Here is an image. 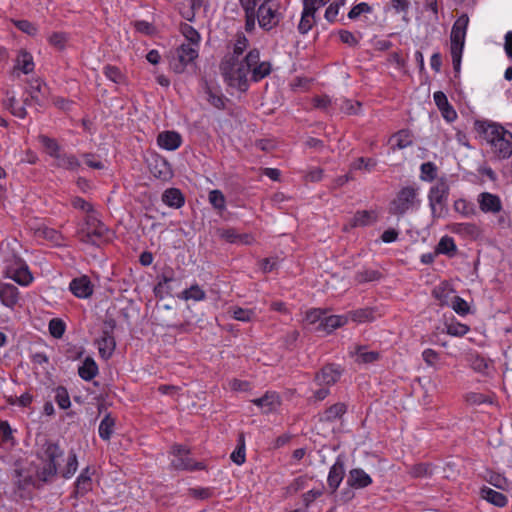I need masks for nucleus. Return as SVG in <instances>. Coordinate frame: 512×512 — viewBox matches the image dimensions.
I'll list each match as a JSON object with an SVG mask.
<instances>
[{
  "label": "nucleus",
  "mask_w": 512,
  "mask_h": 512,
  "mask_svg": "<svg viewBox=\"0 0 512 512\" xmlns=\"http://www.w3.org/2000/svg\"><path fill=\"white\" fill-rule=\"evenodd\" d=\"M69 289L78 298H87L93 293V287L87 276L73 279Z\"/></svg>",
  "instance_id": "nucleus-12"
},
{
  "label": "nucleus",
  "mask_w": 512,
  "mask_h": 512,
  "mask_svg": "<svg viewBox=\"0 0 512 512\" xmlns=\"http://www.w3.org/2000/svg\"><path fill=\"white\" fill-rule=\"evenodd\" d=\"M57 474V464L44 463L42 468L37 470V478L42 482H51Z\"/></svg>",
  "instance_id": "nucleus-43"
},
{
  "label": "nucleus",
  "mask_w": 512,
  "mask_h": 512,
  "mask_svg": "<svg viewBox=\"0 0 512 512\" xmlns=\"http://www.w3.org/2000/svg\"><path fill=\"white\" fill-rule=\"evenodd\" d=\"M206 294L204 290L200 288L199 285L195 284L192 285L190 288L185 289L182 293L180 298L184 300H194V301H201L205 299Z\"/></svg>",
  "instance_id": "nucleus-44"
},
{
  "label": "nucleus",
  "mask_w": 512,
  "mask_h": 512,
  "mask_svg": "<svg viewBox=\"0 0 512 512\" xmlns=\"http://www.w3.org/2000/svg\"><path fill=\"white\" fill-rule=\"evenodd\" d=\"M17 67L21 69L25 74L32 72L34 63L31 54L21 50L17 57Z\"/></svg>",
  "instance_id": "nucleus-41"
},
{
  "label": "nucleus",
  "mask_w": 512,
  "mask_h": 512,
  "mask_svg": "<svg viewBox=\"0 0 512 512\" xmlns=\"http://www.w3.org/2000/svg\"><path fill=\"white\" fill-rule=\"evenodd\" d=\"M433 98L444 119H446L448 122H452L457 118V113L449 104L447 96L444 94V92H435Z\"/></svg>",
  "instance_id": "nucleus-14"
},
{
  "label": "nucleus",
  "mask_w": 512,
  "mask_h": 512,
  "mask_svg": "<svg viewBox=\"0 0 512 512\" xmlns=\"http://www.w3.org/2000/svg\"><path fill=\"white\" fill-rule=\"evenodd\" d=\"M91 477L90 476H78L75 483V495H84L91 489Z\"/></svg>",
  "instance_id": "nucleus-54"
},
{
  "label": "nucleus",
  "mask_w": 512,
  "mask_h": 512,
  "mask_svg": "<svg viewBox=\"0 0 512 512\" xmlns=\"http://www.w3.org/2000/svg\"><path fill=\"white\" fill-rule=\"evenodd\" d=\"M451 307L457 314L461 316L467 315L470 310L468 303L459 296H453Z\"/></svg>",
  "instance_id": "nucleus-58"
},
{
  "label": "nucleus",
  "mask_w": 512,
  "mask_h": 512,
  "mask_svg": "<svg viewBox=\"0 0 512 512\" xmlns=\"http://www.w3.org/2000/svg\"><path fill=\"white\" fill-rule=\"evenodd\" d=\"M103 73L109 80L116 84L124 82L125 77L123 73L120 71V69L116 66L106 65L103 68Z\"/></svg>",
  "instance_id": "nucleus-50"
},
{
  "label": "nucleus",
  "mask_w": 512,
  "mask_h": 512,
  "mask_svg": "<svg viewBox=\"0 0 512 512\" xmlns=\"http://www.w3.org/2000/svg\"><path fill=\"white\" fill-rule=\"evenodd\" d=\"M48 328L51 336L60 339L65 332L66 325L61 319L53 318L50 320Z\"/></svg>",
  "instance_id": "nucleus-51"
},
{
  "label": "nucleus",
  "mask_w": 512,
  "mask_h": 512,
  "mask_svg": "<svg viewBox=\"0 0 512 512\" xmlns=\"http://www.w3.org/2000/svg\"><path fill=\"white\" fill-rule=\"evenodd\" d=\"M0 299L3 305L13 308L19 300V290L13 284L0 283Z\"/></svg>",
  "instance_id": "nucleus-16"
},
{
  "label": "nucleus",
  "mask_w": 512,
  "mask_h": 512,
  "mask_svg": "<svg viewBox=\"0 0 512 512\" xmlns=\"http://www.w3.org/2000/svg\"><path fill=\"white\" fill-rule=\"evenodd\" d=\"M315 23V8H306L303 6L301 20L298 25V30L301 34L308 33Z\"/></svg>",
  "instance_id": "nucleus-30"
},
{
  "label": "nucleus",
  "mask_w": 512,
  "mask_h": 512,
  "mask_svg": "<svg viewBox=\"0 0 512 512\" xmlns=\"http://www.w3.org/2000/svg\"><path fill=\"white\" fill-rule=\"evenodd\" d=\"M54 166L57 168H63L71 171H75L80 167L79 160L72 154L60 152L54 158Z\"/></svg>",
  "instance_id": "nucleus-22"
},
{
  "label": "nucleus",
  "mask_w": 512,
  "mask_h": 512,
  "mask_svg": "<svg viewBox=\"0 0 512 512\" xmlns=\"http://www.w3.org/2000/svg\"><path fill=\"white\" fill-rule=\"evenodd\" d=\"M78 468L77 456L74 451H70L67 458V464L62 472V476L66 479L72 477Z\"/></svg>",
  "instance_id": "nucleus-52"
},
{
  "label": "nucleus",
  "mask_w": 512,
  "mask_h": 512,
  "mask_svg": "<svg viewBox=\"0 0 512 512\" xmlns=\"http://www.w3.org/2000/svg\"><path fill=\"white\" fill-rule=\"evenodd\" d=\"M346 411V404L341 402L335 403L324 411V413L320 417V420L324 422H333L341 418L346 413Z\"/></svg>",
  "instance_id": "nucleus-26"
},
{
  "label": "nucleus",
  "mask_w": 512,
  "mask_h": 512,
  "mask_svg": "<svg viewBox=\"0 0 512 512\" xmlns=\"http://www.w3.org/2000/svg\"><path fill=\"white\" fill-rule=\"evenodd\" d=\"M342 370L339 365L326 364L314 376V382L319 386L334 385L341 377Z\"/></svg>",
  "instance_id": "nucleus-7"
},
{
  "label": "nucleus",
  "mask_w": 512,
  "mask_h": 512,
  "mask_svg": "<svg viewBox=\"0 0 512 512\" xmlns=\"http://www.w3.org/2000/svg\"><path fill=\"white\" fill-rule=\"evenodd\" d=\"M393 139L396 141L395 145L392 147L395 149H404L412 145V135L409 130H400L396 134H394Z\"/></svg>",
  "instance_id": "nucleus-40"
},
{
  "label": "nucleus",
  "mask_w": 512,
  "mask_h": 512,
  "mask_svg": "<svg viewBox=\"0 0 512 512\" xmlns=\"http://www.w3.org/2000/svg\"><path fill=\"white\" fill-rule=\"evenodd\" d=\"M38 139L39 142L43 145L46 153L52 158H55L56 155L61 152V147L55 139L46 135H39Z\"/></svg>",
  "instance_id": "nucleus-36"
},
{
  "label": "nucleus",
  "mask_w": 512,
  "mask_h": 512,
  "mask_svg": "<svg viewBox=\"0 0 512 512\" xmlns=\"http://www.w3.org/2000/svg\"><path fill=\"white\" fill-rule=\"evenodd\" d=\"M373 11L372 7L365 3L361 2L355 5L348 13V18L351 20L357 19L361 14L371 13Z\"/></svg>",
  "instance_id": "nucleus-61"
},
{
  "label": "nucleus",
  "mask_w": 512,
  "mask_h": 512,
  "mask_svg": "<svg viewBox=\"0 0 512 512\" xmlns=\"http://www.w3.org/2000/svg\"><path fill=\"white\" fill-rule=\"evenodd\" d=\"M249 70L250 69L243 63H239L235 72H233L229 85L237 87L241 91H246L248 87L247 74Z\"/></svg>",
  "instance_id": "nucleus-21"
},
{
  "label": "nucleus",
  "mask_w": 512,
  "mask_h": 512,
  "mask_svg": "<svg viewBox=\"0 0 512 512\" xmlns=\"http://www.w3.org/2000/svg\"><path fill=\"white\" fill-rule=\"evenodd\" d=\"M487 481L494 487L501 489V490H506L509 485L507 479L504 476H502L501 474L496 473V472H489Z\"/></svg>",
  "instance_id": "nucleus-59"
},
{
  "label": "nucleus",
  "mask_w": 512,
  "mask_h": 512,
  "mask_svg": "<svg viewBox=\"0 0 512 512\" xmlns=\"http://www.w3.org/2000/svg\"><path fill=\"white\" fill-rule=\"evenodd\" d=\"M479 208L484 213L496 214L502 210V202L498 195L482 192L478 195Z\"/></svg>",
  "instance_id": "nucleus-10"
},
{
  "label": "nucleus",
  "mask_w": 512,
  "mask_h": 512,
  "mask_svg": "<svg viewBox=\"0 0 512 512\" xmlns=\"http://www.w3.org/2000/svg\"><path fill=\"white\" fill-rule=\"evenodd\" d=\"M55 401L61 409H67L70 407V397L65 387L59 386L55 389Z\"/></svg>",
  "instance_id": "nucleus-49"
},
{
  "label": "nucleus",
  "mask_w": 512,
  "mask_h": 512,
  "mask_svg": "<svg viewBox=\"0 0 512 512\" xmlns=\"http://www.w3.org/2000/svg\"><path fill=\"white\" fill-rule=\"evenodd\" d=\"M239 62L238 59L235 57H230L228 59H225L220 64V70L221 74L224 77L225 81L230 83L233 72H235Z\"/></svg>",
  "instance_id": "nucleus-35"
},
{
  "label": "nucleus",
  "mask_w": 512,
  "mask_h": 512,
  "mask_svg": "<svg viewBox=\"0 0 512 512\" xmlns=\"http://www.w3.org/2000/svg\"><path fill=\"white\" fill-rule=\"evenodd\" d=\"M152 174L161 180H168L172 177V169L168 162L163 159H155L154 165L151 167Z\"/></svg>",
  "instance_id": "nucleus-27"
},
{
  "label": "nucleus",
  "mask_w": 512,
  "mask_h": 512,
  "mask_svg": "<svg viewBox=\"0 0 512 512\" xmlns=\"http://www.w3.org/2000/svg\"><path fill=\"white\" fill-rule=\"evenodd\" d=\"M271 72V64L269 62H261L252 68V80L258 82L268 76Z\"/></svg>",
  "instance_id": "nucleus-48"
},
{
  "label": "nucleus",
  "mask_w": 512,
  "mask_h": 512,
  "mask_svg": "<svg viewBox=\"0 0 512 512\" xmlns=\"http://www.w3.org/2000/svg\"><path fill=\"white\" fill-rule=\"evenodd\" d=\"M190 63H192V61L188 60L180 53H176V57L170 61V67L175 73L181 74L185 71L187 65Z\"/></svg>",
  "instance_id": "nucleus-53"
},
{
  "label": "nucleus",
  "mask_w": 512,
  "mask_h": 512,
  "mask_svg": "<svg viewBox=\"0 0 512 512\" xmlns=\"http://www.w3.org/2000/svg\"><path fill=\"white\" fill-rule=\"evenodd\" d=\"M46 90V84L43 83L40 79H35L29 83L27 93L30 95L31 100H33L34 103L41 105V100L39 96H44L46 94Z\"/></svg>",
  "instance_id": "nucleus-32"
},
{
  "label": "nucleus",
  "mask_w": 512,
  "mask_h": 512,
  "mask_svg": "<svg viewBox=\"0 0 512 512\" xmlns=\"http://www.w3.org/2000/svg\"><path fill=\"white\" fill-rule=\"evenodd\" d=\"M208 98L207 101L215 108L222 110L225 108L226 98L223 95H218L214 93L210 88H207L206 91Z\"/></svg>",
  "instance_id": "nucleus-63"
},
{
  "label": "nucleus",
  "mask_w": 512,
  "mask_h": 512,
  "mask_svg": "<svg viewBox=\"0 0 512 512\" xmlns=\"http://www.w3.org/2000/svg\"><path fill=\"white\" fill-rule=\"evenodd\" d=\"M99 349V354L103 359H109L116 347L114 335H104L96 341Z\"/></svg>",
  "instance_id": "nucleus-23"
},
{
  "label": "nucleus",
  "mask_w": 512,
  "mask_h": 512,
  "mask_svg": "<svg viewBox=\"0 0 512 512\" xmlns=\"http://www.w3.org/2000/svg\"><path fill=\"white\" fill-rule=\"evenodd\" d=\"M209 202L217 210L225 209V196L220 190H212L209 192Z\"/></svg>",
  "instance_id": "nucleus-56"
},
{
  "label": "nucleus",
  "mask_w": 512,
  "mask_h": 512,
  "mask_svg": "<svg viewBox=\"0 0 512 512\" xmlns=\"http://www.w3.org/2000/svg\"><path fill=\"white\" fill-rule=\"evenodd\" d=\"M344 477V465L340 460H337L335 464L330 468L328 474V485L332 489V493H334L339 487L341 481Z\"/></svg>",
  "instance_id": "nucleus-24"
},
{
  "label": "nucleus",
  "mask_w": 512,
  "mask_h": 512,
  "mask_svg": "<svg viewBox=\"0 0 512 512\" xmlns=\"http://www.w3.org/2000/svg\"><path fill=\"white\" fill-rule=\"evenodd\" d=\"M193 46V44L183 43L177 48L176 53H180L188 60L193 62L198 57V49Z\"/></svg>",
  "instance_id": "nucleus-60"
},
{
  "label": "nucleus",
  "mask_w": 512,
  "mask_h": 512,
  "mask_svg": "<svg viewBox=\"0 0 512 512\" xmlns=\"http://www.w3.org/2000/svg\"><path fill=\"white\" fill-rule=\"evenodd\" d=\"M501 133L502 137L497 139V142L491 147L498 158L506 159L512 154V133L508 130Z\"/></svg>",
  "instance_id": "nucleus-11"
},
{
  "label": "nucleus",
  "mask_w": 512,
  "mask_h": 512,
  "mask_svg": "<svg viewBox=\"0 0 512 512\" xmlns=\"http://www.w3.org/2000/svg\"><path fill=\"white\" fill-rule=\"evenodd\" d=\"M42 448H43V451L39 455V458L44 463L57 464L56 460L63 456V450L59 447V445L57 443L46 441L43 444Z\"/></svg>",
  "instance_id": "nucleus-18"
},
{
  "label": "nucleus",
  "mask_w": 512,
  "mask_h": 512,
  "mask_svg": "<svg viewBox=\"0 0 512 512\" xmlns=\"http://www.w3.org/2000/svg\"><path fill=\"white\" fill-rule=\"evenodd\" d=\"M78 374L85 381L92 380L98 374V366L94 359L87 357L78 368Z\"/></svg>",
  "instance_id": "nucleus-28"
},
{
  "label": "nucleus",
  "mask_w": 512,
  "mask_h": 512,
  "mask_svg": "<svg viewBox=\"0 0 512 512\" xmlns=\"http://www.w3.org/2000/svg\"><path fill=\"white\" fill-rule=\"evenodd\" d=\"M162 201L171 208L179 209L184 205L185 198L179 189L169 188L163 192Z\"/></svg>",
  "instance_id": "nucleus-19"
},
{
  "label": "nucleus",
  "mask_w": 512,
  "mask_h": 512,
  "mask_svg": "<svg viewBox=\"0 0 512 512\" xmlns=\"http://www.w3.org/2000/svg\"><path fill=\"white\" fill-rule=\"evenodd\" d=\"M376 220L374 212L368 210L357 211L350 221V227H364Z\"/></svg>",
  "instance_id": "nucleus-31"
},
{
  "label": "nucleus",
  "mask_w": 512,
  "mask_h": 512,
  "mask_svg": "<svg viewBox=\"0 0 512 512\" xmlns=\"http://www.w3.org/2000/svg\"><path fill=\"white\" fill-rule=\"evenodd\" d=\"M263 0H239V4L244 12V29L247 33H253L256 29V14L259 4Z\"/></svg>",
  "instance_id": "nucleus-9"
},
{
  "label": "nucleus",
  "mask_w": 512,
  "mask_h": 512,
  "mask_svg": "<svg viewBox=\"0 0 512 512\" xmlns=\"http://www.w3.org/2000/svg\"><path fill=\"white\" fill-rule=\"evenodd\" d=\"M375 166L376 161L374 159L364 157L356 159L351 165L353 169H365L367 171H371Z\"/></svg>",
  "instance_id": "nucleus-64"
},
{
  "label": "nucleus",
  "mask_w": 512,
  "mask_h": 512,
  "mask_svg": "<svg viewBox=\"0 0 512 512\" xmlns=\"http://www.w3.org/2000/svg\"><path fill=\"white\" fill-rule=\"evenodd\" d=\"M470 367L478 373L487 374L489 368L488 360L479 354H471L469 357Z\"/></svg>",
  "instance_id": "nucleus-39"
},
{
  "label": "nucleus",
  "mask_w": 512,
  "mask_h": 512,
  "mask_svg": "<svg viewBox=\"0 0 512 512\" xmlns=\"http://www.w3.org/2000/svg\"><path fill=\"white\" fill-rule=\"evenodd\" d=\"M180 32L186 38L189 44H193L196 47L199 46L201 37L199 32L194 27L187 23H182L180 25Z\"/></svg>",
  "instance_id": "nucleus-38"
},
{
  "label": "nucleus",
  "mask_w": 512,
  "mask_h": 512,
  "mask_svg": "<svg viewBox=\"0 0 512 512\" xmlns=\"http://www.w3.org/2000/svg\"><path fill=\"white\" fill-rule=\"evenodd\" d=\"M87 220H90V234L93 235L97 241L104 239L108 232L106 226L93 217H88Z\"/></svg>",
  "instance_id": "nucleus-45"
},
{
  "label": "nucleus",
  "mask_w": 512,
  "mask_h": 512,
  "mask_svg": "<svg viewBox=\"0 0 512 512\" xmlns=\"http://www.w3.org/2000/svg\"><path fill=\"white\" fill-rule=\"evenodd\" d=\"M230 458L237 465H242L245 462V460H246L245 438H244L243 433L239 434L237 447L231 453Z\"/></svg>",
  "instance_id": "nucleus-37"
},
{
  "label": "nucleus",
  "mask_w": 512,
  "mask_h": 512,
  "mask_svg": "<svg viewBox=\"0 0 512 512\" xmlns=\"http://www.w3.org/2000/svg\"><path fill=\"white\" fill-rule=\"evenodd\" d=\"M475 128L491 146L502 137V131H507L503 126L488 121H476Z\"/></svg>",
  "instance_id": "nucleus-8"
},
{
  "label": "nucleus",
  "mask_w": 512,
  "mask_h": 512,
  "mask_svg": "<svg viewBox=\"0 0 512 512\" xmlns=\"http://www.w3.org/2000/svg\"><path fill=\"white\" fill-rule=\"evenodd\" d=\"M271 0H263L257 8L256 21L260 28L270 31L275 28L279 22L281 15L270 5Z\"/></svg>",
  "instance_id": "nucleus-4"
},
{
  "label": "nucleus",
  "mask_w": 512,
  "mask_h": 512,
  "mask_svg": "<svg viewBox=\"0 0 512 512\" xmlns=\"http://www.w3.org/2000/svg\"><path fill=\"white\" fill-rule=\"evenodd\" d=\"M181 143V135L175 131H163L157 136V144L165 150H176Z\"/></svg>",
  "instance_id": "nucleus-13"
},
{
  "label": "nucleus",
  "mask_w": 512,
  "mask_h": 512,
  "mask_svg": "<svg viewBox=\"0 0 512 512\" xmlns=\"http://www.w3.org/2000/svg\"><path fill=\"white\" fill-rule=\"evenodd\" d=\"M481 496L483 499L497 507H504L508 502V499L504 494L497 492L489 487H483L481 489Z\"/></svg>",
  "instance_id": "nucleus-29"
},
{
  "label": "nucleus",
  "mask_w": 512,
  "mask_h": 512,
  "mask_svg": "<svg viewBox=\"0 0 512 512\" xmlns=\"http://www.w3.org/2000/svg\"><path fill=\"white\" fill-rule=\"evenodd\" d=\"M174 459L171 462V465L176 470H201L204 468V465L200 462L194 463L193 460L189 457V450L182 445L173 446Z\"/></svg>",
  "instance_id": "nucleus-6"
},
{
  "label": "nucleus",
  "mask_w": 512,
  "mask_h": 512,
  "mask_svg": "<svg viewBox=\"0 0 512 512\" xmlns=\"http://www.w3.org/2000/svg\"><path fill=\"white\" fill-rule=\"evenodd\" d=\"M115 426V419L111 416L110 413L106 414L105 417L101 420L98 431L99 436L105 440L108 441L114 430Z\"/></svg>",
  "instance_id": "nucleus-33"
},
{
  "label": "nucleus",
  "mask_w": 512,
  "mask_h": 512,
  "mask_svg": "<svg viewBox=\"0 0 512 512\" xmlns=\"http://www.w3.org/2000/svg\"><path fill=\"white\" fill-rule=\"evenodd\" d=\"M420 204L418 188L406 186L399 190L396 197L389 204V213L398 217L404 216L409 210L417 208Z\"/></svg>",
  "instance_id": "nucleus-2"
},
{
  "label": "nucleus",
  "mask_w": 512,
  "mask_h": 512,
  "mask_svg": "<svg viewBox=\"0 0 512 512\" xmlns=\"http://www.w3.org/2000/svg\"><path fill=\"white\" fill-rule=\"evenodd\" d=\"M408 473L414 478L427 477L432 475V468L428 463H418L410 466Z\"/></svg>",
  "instance_id": "nucleus-46"
},
{
  "label": "nucleus",
  "mask_w": 512,
  "mask_h": 512,
  "mask_svg": "<svg viewBox=\"0 0 512 512\" xmlns=\"http://www.w3.org/2000/svg\"><path fill=\"white\" fill-rule=\"evenodd\" d=\"M449 195V185L445 179H440L430 188L428 194L429 206L433 218L443 216Z\"/></svg>",
  "instance_id": "nucleus-3"
},
{
  "label": "nucleus",
  "mask_w": 512,
  "mask_h": 512,
  "mask_svg": "<svg viewBox=\"0 0 512 512\" xmlns=\"http://www.w3.org/2000/svg\"><path fill=\"white\" fill-rule=\"evenodd\" d=\"M382 277V274L375 269H363L361 271L356 272L355 281L358 283H366L377 281Z\"/></svg>",
  "instance_id": "nucleus-42"
},
{
  "label": "nucleus",
  "mask_w": 512,
  "mask_h": 512,
  "mask_svg": "<svg viewBox=\"0 0 512 512\" xmlns=\"http://www.w3.org/2000/svg\"><path fill=\"white\" fill-rule=\"evenodd\" d=\"M14 25L22 32L34 36L38 29L35 24L28 20H13Z\"/></svg>",
  "instance_id": "nucleus-62"
},
{
  "label": "nucleus",
  "mask_w": 512,
  "mask_h": 512,
  "mask_svg": "<svg viewBox=\"0 0 512 512\" xmlns=\"http://www.w3.org/2000/svg\"><path fill=\"white\" fill-rule=\"evenodd\" d=\"M457 247L452 237L444 236L440 239L437 247L436 254H445L448 256H454L456 254Z\"/></svg>",
  "instance_id": "nucleus-34"
},
{
  "label": "nucleus",
  "mask_w": 512,
  "mask_h": 512,
  "mask_svg": "<svg viewBox=\"0 0 512 512\" xmlns=\"http://www.w3.org/2000/svg\"><path fill=\"white\" fill-rule=\"evenodd\" d=\"M348 321V316H339V315H331V316H324L323 319L320 321L319 324L316 326V331L320 332H326L331 333L335 329L343 326Z\"/></svg>",
  "instance_id": "nucleus-15"
},
{
  "label": "nucleus",
  "mask_w": 512,
  "mask_h": 512,
  "mask_svg": "<svg viewBox=\"0 0 512 512\" xmlns=\"http://www.w3.org/2000/svg\"><path fill=\"white\" fill-rule=\"evenodd\" d=\"M421 170V179L424 181H432L437 176V168L434 163L426 162L423 163L420 167Z\"/></svg>",
  "instance_id": "nucleus-57"
},
{
  "label": "nucleus",
  "mask_w": 512,
  "mask_h": 512,
  "mask_svg": "<svg viewBox=\"0 0 512 512\" xmlns=\"http://www.w3.org/2000/svg\"><path fill=\"white\" fill-rule=\"evenodd\" d=\"M379 316L380 314L378 313L377 308L374 307L360 308L348 313V317H350L351 320L359 323L373 321Z\"/></svg>",
  "instance_id": "nucleus-20"
},
{
  "label": "nucleus",
  "mask_w": 512,
  "mask_h": 512,
  "mask_svg": "<svg viewBox=\"0 0 512 512\" xmlns=\"http://www.w3.org/2000/svg\"><path fill=\"white\" fill-rule=\"evenodd\" d=\"M453 231L462 235H469L475 237L479 233V229L472 223H459L454 226Z\"/></svg>",
  "instance_id": "nucleus-55"
},
{
  "label": "nucleus",
  "mask_w": 512,
  "mask_h": 512,
  "mask_svg": "<svg viewBox=\"0 0 512 512\" xmlns=\"http://www.w3.org/2000/svg\"><path fill=\"white\" fill-rule=\"evenodd\" d=\"M252 402L263 408L265 413L273 411L278 405H280L279 397L275 393H266L260 398L252 400Z\"/></svg>",
  "instance_id": "nucleus-25"
},
{
  "label": "nucleus",
  "mask_w": 512,
  "mask_h": 512,
  "mask_svg": "<svg viewBox=\"0 0 512 512\" xmlns=\"http://www.w3.org/2000/svg\"><path fill=\"white\" fill-rule=\"evenodd\" d=\"M6 275L23 286L28 285L33 279L26 263L16 256H14L12 263L6 264Z\"/></svg>",
  "instance_id": "nucleus-5"
},
{
  "label": "nucleus",
  "mask_w": 512,
  "mask_h": 512,
  "mask_svg": "<svg viewBox=\"0 0 512 512\" xmlns=\"http://www.w3.org/2000/svg\"><path fill=\"white\" fill-rule=\"evenodd\" d=\"M469 24L467 14L460 15L454 22L450 35V53L452 57L453 69L456 73L460 72L462 53L465 44L466 31Z\"/></svg>",
  "instance_id": "nucleus-1"
},
{
  "label": "nucleus",
  "mask_w": 512,
  "mask_h": 512,
  "mask_svg": "<svg viewBox=\"0 0 512 512\" xmlns=\"http://www.w3.org/2000/svg\"><path fill=\"white\" fill-rule=\"evenodd\" d=\"M4 106L16 117L23 119L27 115L26 108L24 106H18L17 100L14 96L8 97L4 100Z\"/></svg>",
  "instance_id": "nucleus-47"
},
{
  "label": "nucleus",
  "mask_w": 512,
  "mask_h": 512,
  "mask_svg": "<svg viewBox=\"0 0 512 512\" xmlns=\"http://www.w3.org/2000/svg\"><path fill=\"white\" fill-rule=\"evenodd\" d=\"M347 483L352 488L360 489L369 486L372 479L364 470L355 468L349 472Z\"/></svg>",
  "instance_id": "nucleus-17"
}]
</instances>
